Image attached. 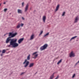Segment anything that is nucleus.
I'll return each mask as SVG.
<instances>
[{
  "label": "nucleus",
  "instance_id": "obj_18",
  "mask_svg": "<svg viewBox=\"0 0 79 79\" xmlns=\"http://www.w3.org/2000/svg\"><path fill=\"white\" fill-rule=\"evenodd\" d=\"M30 55L29 54V55H28V56H27V60H30Z\"/></svg>",
  "mask_w": 79,
  "mask_h": 79
},
{
  "label": "nucleus",
  "instance_id": "obj_5",
  "mask_svg": "<svg viewBox=\"0 0 79 79\" xmlns=\"http://www.w3.org/2000/svg\"><path fill=\"white\" fill-rule=\"evenodd\" d=\"M75 56V53H74V52L72 51L69 54V57H74Z\"/></svg>",
  "mask_w": 79,
  "mask_h": 79
},
{
  "label": "nucleus",
  "instance_id": "obj_37",
  "mask_svg": "<svg viewBox=\"0 0 79 79\" xmlns=\"http://www.w3.org/2000/svg\"><path fill=\"white\" fill-rule=\"evenodd\" d=\"M1 52V51L0 50V53Z\"/></svg>",
  "mask_w": 79,
  "mask_h": 79
},
{
  "label": "nucleus",
  "instance_id": "obj_23",
  "mask_svg": "<svg viewBox=\"0 0 79 79\" xmlns=\"http://www.w3.org/2000/svg\"><path fill=\"white\" fill-rule=\"evenodd\" d=\"M24 2H23L22 3V7H23L24 5Z\"/></svg>",
  "mask_w": 79,
  "mask_h": 79
},
{
  "label": "nucleus",
  "instance_id": "obj_17",
  "mask_svg": "<svg viewBox=\"0 0 79 79\" xmlns=\"http://www.w3.org/2000/svg\"><path fill=\"white\" fill-rule=\"evenodd\" d=\"M20 27V23H18V25H17V27H16V28L17 29H18Z\"/></svg>",
  "mask_w": 79,
  "mask_h": 79
},
{
  "label": "nucleus",
  "instance_id": "obj_10",
  "mask_svg": "<svg viewBox=\"0 0 79 79\" xmlns=\"http://www.w3.org/2000/svg\"><path fill=\"white\" fill-rule=\"evenodd\" d=\"M55 73H54L53 74H52V75L50 76L49 79H53L54 78V74H55Z\"/></svg>",
  "mask_w": 79,
  "mask_h": 79
},
{
  "label": "nucleus",
  "instance_id": "obj_21",
  "mask_svg": "<svg viewBox=\"0 0 79 79\" xmlns=\"http://www.w3.org/2000/svg\"><path fill=\"white\" fill-rule=\"evenodd\" d=\"M65 14V12H64L62 13V16H64V15Z\"/></svg>",
  "mask_w": 79,
  "mask_h": 79
},
{
  "label": "nucleus",
  "instance_id": "obj_1",
  "mask_svg": "<svg viewBox=\"0 0 79 79\" xmlns=\"http://www.w3.org/2000/svg\"><path fill=\"white\" fill-rule=\"evenodd\" d=\"M10 40V45H8V47L9 48L13 47L14 48H15L18 47L19 46V44L16 43L17 41V39H11L10 38H8L6 41V43H9V41Z\"/></svg>",
  "mask_w": 79,
  "mask_h": 79
},
{
  "label": "nucleus",
  "instance_id": "obj_20",
  "mask_svg": "<svg viewBox=\"0 0 79 79\" xmlns=\"http://www.w3.org/2000/svg\"><path fill=\"white\" fill-rule=\"evenodd\" d=\"M62 60H60V61H59L57 63V64L58 65L62 61Z\"/></svg>",
  "mask_w": 79,
  "mask_h": 79
},
{
  "label": "nucleus",
  "instance_id": "obj_4",
  "mask_svg": "<svg viewBox=\"0 0 79 79\" xmlns=\"http://www.w3.org/2000/svg\"><path fill=\"white\" fill-rule=\"evenodd\" d=\"M47 46L48 45L47 44H45L44 46L41 47V48H40V50H41V51L44 50L47 48Z\"/></svg>",
  "mask_w": 79,
  "mask_h": 79
},
{
  "label": "nucleus",
  "instance_id": "obj_38",
  "mask_svg": "<svg viewBox=\"0 0 79 79\" xmlns=\"http://www.w3.org/2000/svg\"><path fill=\"white\" fill-rule=\"evenodd\" d=\"M51 0H50V2H51Z\"/></svg>",
  "mask_w": 79,
  "mask_h": 79
},
{
  "label": "nucleus",
  "instance_id": "obj_34",
  "mask_svg": "<svg viewBox=\"0 0 79 79\" xmlns=\"http://www.w3.org/2000/svg\"><path fill=\"white\" fill-rule=\"evenodd\" d=\"M6 4V2H4L3 4Z\"/></svg>",
  "mask_w": 79,
  "mask_h": 79
},
{
  "label": "nucleus",
  "instance_id": "obj_13",
  "mask_svg": "<svg viewBox=\"0 0 79 79\" xmlns=\"http://www.w3.org/2000/svg\"><path fill=\"white\" fill-rule=\"evenodd\" d=\"M18 12L19 14H22L23 11L22 10L20 9H18Z\"/></svg>",
  "mask_w": 79,
  "mask_h": 79
},
{
  "label": "nucleus",
  "instance_id": "obj_31",
  "mask_svg": "<svg viewBox=\"0 0 79 79\" xmlns=\"http://www.w3.org/2000/svg\"><path fill=\"white\" fill-rule=\"evenodd\" d=\"M24 74V73H22L21 74V75H22L23 74Z\"/></svg>",
  "mask_w": 79,
  "mask_h": 79
},
{
  "label": "nucleus",
  "instance_id": "obj_11",
  "mask_svg": "<svg viewBox=\"0 0 79 79\" xmlns=\"http://www.w3.org/2000/svg\"><path fill=\"white\" fill-rule=\"evenodd\" d=\"M34 38V34L31 35L30 37V40H33Z\"/></svg>",
  "mask_w": 79,
  "mask_h": 79
},
{
  "label": "nucleus",
  "instance_id": "obj_15",
  "mask_svg": "<svg viewBox=\"0 0 79 79\" xmlns=\"http://www.w3.org/2000/svg\"><path fill=\"white\" fill-rule=\"evenodd\" d=\"M77 37V36H76L73 37L72 38H71V39H70V41H72L73 40H74V39H75V38H76V37Z\"/></svg>",
  "mask_w": 79,
  "mask_h": 79
},
{
  "label": "nucleus",
  "instance_id": "obj_3",
  "mask_svg": "<svg viewBox=\"0 0 79 79\" xmlns=\"http://www.w3.org/2000/svg\"><path fill=\"white\" fill-rule=\"evenodd\" d=\"M29 62L27 61V59H26L24 61V62L23 63V64L24 65V67H27L29 64Z\"/></svg>",
  "mask_w": 79,
  "mask_h": 79
},
{
  "label": "nucleus",
  "instance_id": "obj_28",
  "mask_svg": "<svg viewBox=\"0 0 79 79\" xmlns=\"http://www.w3.org/2000/svg\"><path fill=\"white\" fill-rule=\"evenodd\" d=\"M7 10V9H4V12H6V10Z\"/></svg>",
  "mask_w": 79,
  "mask_h": 79
},
{
  "label": "nucleus",
  "instance_id": "obj_7",
  "mask_svg": "<svg viewBox=\"0 0 79 79\" xmlns=\"http://www.w3.org/2000/svg\"><path fill=\"white\" fill-rule=\"evenodd\" d=\"M28 7H29V5L28 4H27V5H26V7L25 8V12H26L28 10Z\"/></svg>",
  "mask_w": 79,
  "mask_h": 79
},
{
  "label": "nucleus",
  "instance_id": "obj_2",
  "mask_svg": "<svg viewBox=\"0 0 79 79\" xmlns=\"http://www.w3.org/2000/svg\"><path fill=\"white\" fill-rule=\"evenodd\" d=\"M39 52L38 51L35 52L33 53L32 54L33 57V58L34 59H35L38 56L39 54H38Z\"/></svg>",
  "mask_w": 79,
  "mask_h": 79
},
{
  "label": "nucleus",
  "instance_id": "obj_35",
  "mask_svg": "<svg viewBox=\"0 0 79 79\" xmlns=\"http://www.w3.org/2000/svg\"><path fill=\"white\" fill-rule=\"evenodd\" d=\"M1 5H2V3L0 4V6H1Z\"/></svg>",
  "mask_w": 79,
  "mask_h": 79
},
{
  "label": "nucleus",
  "instance_id": "obj_33",
  "mask_svg": "<svg viewBox=\"0 0 79 79\" xmlns=\"http://www.w3.org/2000/svg\"><path fill=\"white\" fill-rule=\"evenodd\" d=\"M1 56H3V55L2 54H1Z\"/></svg>",
  "mask_w": 79,
  "mask_h": 79
},
{
  "label": "nucleus",
  "instance_id": "obj_14",
  "mask_svg": "<svg viewBox=\"0 0 79 79\" xmlns=\"http://www.w3.org/2000/svg\"><path fill=\"white\" fill-rule=\"evenodd\" d=\"M34 63H31L29 65V67L30 68L34 66Z\"/></svg>",
  "mask_w": 79,
  "mask_h": 79
},
{
  "label": "nucleus",
  "instance_id": "obj_6",
  "mask_svg": "<svg viewBox=\"0 0 79 79\" xmlns=\"http://www.w3.org/2000/svg\"><path fill=\"white\" fill-rule=\"evenodd\" d=\"M17 33H15L14 34H12V33H10L9 36H11V37H15L17 35Z\"/></svg>",
  "mask_w": 79,
  "mask_h": 79
},
{
  "label": "nucleus",
  "instance_id": "obj_27",
  "mask_svg": "<svg viewBox=\"0 0 79 79\" xmlns=\"http://www.w3.org/2000/svg\"><path fill=\"white\" fill-rule=\"evenodd\" d=\"M75 74H73V75L72 78H73L74 77H75Z\"/></svg>",
  "mask_w": 79,
  "mask_h": 79
},
{
  "label": "nucleus",
  "instance_id": "obj_22",
  "mask_svg": "<svg viewBox=\"0 0 79 79\" xmlns=\"http://www.w3.org/2000/svg\"><path fill=\"white\" fill-rule=\"evenodd\" d=\"M6 50H3L2 51V53L4 54L6 52Z\"/></svg>",
  "mask_w": 79,
  "mask_h": 79
},
{
  "label": "nucleus",
  "instance_id": "obj_26",
  "mask_svg": "<svg viewBox=\"0 0 79 79\" xmlns=\"http://www.w3.org/2000/svg\"><path fill=\"white\" fill-rule=\"evenodd\" d=\"M23 25H24L23 23H21L20 24V26H21V27H23Z\"/></svg>",
  "mask_w": 79,
  "mask_h": 79
},
{
  "label": "nucleus",
  "instance_id": "obj_16",
  "mask_svg": "<svg viewBox=\"0 0 79 79\" xmlns=\"http://www.w3.org/2000/svg\"><path fill=\"white\" fill-rule=\"evenodd\" d=\"M59 7H60V5H57L56 8V11H57L58 10L59 8Z\"/></svg>",
  "mask_w": 79,
  "mask_h": 79
},
{
  "label": "nucleus",
  "instance_id": "obj_19",
  "mask_svg": "<svg viewBox=\"0 0 79 79\" xmlns=\"http://www.w3.org/2000/svg\"><path fill=\"white\" fill-rule=\"evenodd\" d=\"M49 33H46V34H45L44 35V37H45L46 36H48L49 35Z\"/></svg>",
  "mask_w": 79,
  "mask_h": 79
},
{
  "label": "nucleus",
  "instance_id": "obj_9",
  "mask_svg": "<svg viewBox=\"0 0 79 79\" xmlns=\"http://www.w3.org/2000/svg\"><path fill=\"white\" fill-rule=\"evenodd\" d=\"M24 39L23 38H21L18 41V43L19 44H20L22 42L23 40Z\"/></svg>",
  "mask_w": 79,
  "mask_h": 79
},
{
  "label": "nucleus",
  "instance_id": "obj_30",
  "mask_svg": "<svg viewBox=\"0 0 79 79\" xmlns=\"http://www.w3.org/2000/svg\"><path fill=\"white\" fill-rule=\"evenodd\" d=\"M79 63V60L77 62V63H76V65H77Z\"/></svg>",
  "mask_w": 79,
  "mask_h": 79
},
{
  "label": "nucleus",
  "instance_id": "obj_29",
  "mask_svg": "<svg viewBox=\"0 0 79 79\" xmlns=\"http://www.w3.org/2000/svg\"><path fill=\"white\" fill-rule=\"evenodd\" d=\"M22 20H24L25 19L24 17H22Z\"/></svg>",
  "mask_w": 79,
  "mask_h": 79
},
{
  "label": "nucleus",
  "instance_id": "obj_8",
  "mask_svg": "<svg viewBox=\"0 0 79 79\" xmlns=\"http://www.w3.org/2000/svg\"><path fill=\"white\" fill-rule=\"evenodd\" d=\"M79 19V17H78V16L76 17L75 18L74 23H77Z\"/></svg>",
  "mask_w": 79,
  "mask_h": 79
},
{
  "label": "nucleus",
  "instance_id": "obj_24",
  "mask_svg": "<svg viewBox=\"0 0 79 79\" xmlns=\"http://www.w3.org/2000/svg\"><path fill=\"white\" fill-rule=\"evenodd\" d=\"M43 31H41V32H40V34H39V36H40L43 33Z\"/></svg>",
  "mask_w": 79,
  "mask_h": 79
},
{
  "label": "nucleus",
  "instance_id": "obj_25",
  "mask_svg": "<svg viewBox=\"0 0 79 79\" xmlns=\"http://www.w3.org/2000/svg\"><path fill=\"white\" fill-rule=\"evenodd\" d=\"M59 78V76L57 75L55 79H58Z\"/></svg>",
  "mask_w": 79,
  "mask_h": 79
},
{
  "label": "nucleus",
  "instance_id": "obj_32",
  "mask_svg": "<svg viewBox=\"0 0 79 79\" xmlns=\"http://www.w3.org/2000/svg\"><path fill=\"white\" fill-rule=\"evenodd\" d=\"M7 34H5L4 35V36H5Z\"/></svg>",
  "mask_w": 79,
  "mask_h": 79
},
{
  "label": "nucleus",
  "instance_id": "obj_36",
  "mask_svg": "<svg viewBox=\"0 0 79 79\" xmlns=\"http://www.w3.org/2000/svg\"><path fill=\"white\" fill-rule=\"evenodd\" d=\"M9 50V49H6V50Z\"/></svg>",
  "mask_w": 79,
  "mask_h": 79
},
{
  "label": "nucleus",
  "instance_id": "obj_12",
  "mask_svg": "<svg viewBox=\"0 0 79 79\" xmlns=\"http://www.w3.org/2000/svg\"><path fill=\"white\" fill-rule=\"evenodd\" d=\"M46 17L45 16H43V22L44 23H45V21L46 20Z\"/></svg>",
  "mask_w": 79,
  "mask_h": 79
}]
</instances>
